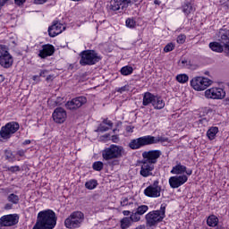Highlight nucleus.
Wrapping results in <instances>:
<instances>
[{
    "label": "nucleus",
    "instance_id": "2",
    "mask_svg": "<svg viewBox=\"0 0 229 229\" xmlns=\"http://www.w3.org/2000/svg\"><path fill=\"white\" fill-rule=\"evenodd\" d=\"M158 142H161V144H164V142H169V138L163 136L155 137L152 135H147L131 140L129 142V148L131 149H140V148L151 146L153 144H158Z\"/></svg>",
    "mask_w": 229,
    "mask_h": 229
},
{
    "label": "nucleus",
    "instance_id": "20",
    "mask_svg": "<svg viewBox=\"0 0 229 229\" xmlns=\"http://www.w3.org/2000/svg\"><path fill=\"white\" fill-rule=\"evenodd\" d=\"M55 55V47L50 44L43 45L42 49L39 50L38 56L40 58H47V56H53Z\"/></svg>",
    "mask_w": 229,
    "mask_h": 229
},
{
    "label": "nucleus",
    "instance_id": "34",
    "mask_svg": "<svg viewBox=\"0 0 229 229\" xmlns=\"http://www.w3.org/2000/svg\"><path fill=\"white\" fill-rule=\"evenodd\" d=\"M176 81H178V83H187L189 81V76L185 73L178 74L176 76Z\"/></svg>",
    "mask_w": 229,
    "mask_h": 229
},
{
    "label": "nucleus",
    "instance_id": "48",
    "mask_svg": "<svg viewBox=\"0 0 229 229\" xmlns=\"http://www.w3.org/2000/svg\"><path fill=\"white\" fill-rule=\"evenodd\" d=\"M199 124H204V126H207V124H208V119L207 118H202L200 120H199Z\"/></svg>",
    "mask_w": 229,
    "mask_h": 229
},
{
    "label": "nucleus",
    "instance_id": "56",
    "mask_svg": "<svg viewBox=\"0 0 229 229\" xmlns=\"http://www.w3.org/2000/svg\"><path fill=\"white\" fill-rule=\"evenodd\" d=\"M4 208L5 210H10V208H12V204H6Z\"/></svg>",
    "mask_w": 229,
    "mask_h": 229
},
{
    "label": "nucleus",
    "instance_id": "12",
    "mask_svg": "<svg viewBox=\"0 0 229 229\" xmlns=\"http://www.w3.org/2000/svg\"><path fill=\"white\" fill-rule=\"evenodd\" d=\"M208 99H225L226 92L221 88H211L205 91Z\"/></svg>",
    "mask_w": 229,
    "mask_h": 229
},
{
    "label": "nucleus",
    "instance_id": "37",
    "mask_svg": "<svg viewBox=\"0 0 229 229\" xmlns=\"http://www.w3.org/2000/svg\"><path fill=\"white\" fill-rule=\"evenodd\" d=\"M92 167L94 169V171H103V162L101 161H96L93 163Z\"/></svg>",
    "mask_w": 229,
    "mask_h": 229
},
{
    "label": "nucleus",
    "instance_id": "14",
    "mask_svg": "<svg viewBox=\"0 0 229 229\" xmlns=\"http://www.w3.org/2000/svg\"><path fill=\"white\" fill-rule=\"evenodd\" d=\"M140 174L143 178H148L149 176H154L153 171H155V165L151 163H148V161H144L143 159L140 162Z\"/></svg>",
    "mask_w": 229,
    "mask_h": 229
},
{
    "label": "nucleus",
    "instance_id": "13",
    "mask_svg": "<svg viewBox=\"0 0 229 229\" xmlns=\"http://www.w3.org/2000/svg\"><path fill=\"white\" fill-rule=\"evenodd\" d=\"M189 177L185 174L182 175H174L169 178L168 183L171 189H178L182 185L187 183Z\"/></svg>",
    "mask_w": 229,
    "mask_h": 229
},
{
    "label": "nucleus",
    "instance_id": "44",
    "mask_svg": "<svg viewBox=\"0 0 229 229\" xmlns=\"http://www.w3.org/2000/svg\"><path fill=\"white\" fill-rule=\"evenodd\" d=\"M108 130H110L108 127L103 125V124H100L98 129H97V131H108Z\"/></svg>",
    "mask_w": 229,
    "mask_h": 229
},
{
    "label": "nucleus",
    "instance_id": "19",
    "mask_svg": "<svg viewBox=\"0 0 229 229\" xmlns=\"http://www.w3.org/2000/svg\"><path fill=\"white\" fill-rule=\"evenodd\" d=\"M184 173L188 175L191 176L192 174V170L189 169L187 170V166L182 165L181 162L176 161V165L173 166L171 170L172 174H176V175H183Z\"/></svg>",
    "mask_w": 229,
    "mask_h": 229
},
{
    "label": "nucleus",
    "instance_id": "43",
    "mask_svg": "<svg viewBox=\"0 0 229 229\" xmlns=\"http://www.w3.org/2000/svg\"><path fill=\"white\" fill-rule=\"evenodd\" d=\"M7 170H9L11 173H17L21 171V167L19 165L9 166L7 167Z\"/></svg>",
    "mask_w": 229,
    "mask_h": 229
},
{
    "label": "nucleus",
    "instance_id": "4",
    "mask_svg": "<svg viewBox=\"0 0 229 229\" xmlns=\"http://www.w3.org/2000/svg\"><path fill=\"white\" fill-rule=\"evenodd\" d=\"M80 56L81 65H96L101 60V57L94 50H84L81 52Z\"/></svg>",
    "mask_w": 229,
    "mask_h": 229
},
{
    "label": "nucleus",
    "instance_id": "11",
    "mask_svg": "<svg viewBox=\"0 0 229 229\" xmlns=\"http://www.w3.org/2000/svg\"><path fill=\"white\" fill-rule=\"evenodd\" d=\"M162 157V151L160 150H148L142 153V160L155 165L158 159Z\"/></svg>",
    "mask_w": 229,
    "mask_h": 229
},
{
    "label": "nucleus",
    "instance_id": "49",
    "mask_svg": "<svg viewBox=\"0 0 229 229\" xmlns=\"http://www.w3.org/2000/svg\"><path fill=\"white\" fill-rule=\"evenodd\" d=\"M134 128L135 127H133L131 125H128L125 130H126L127 133H133Z\"/></svg>",
    "mask_w": 229,
    "mask_h": 229
},
{
    "label": "nucleus",
    "instance_id": "42",
    "mask_svg": "<svg viewBox=\"0 0 229 229\" xmlns=\"http://www.w3.org/2000/svg\"><path fill=\"white\" fill-rule=\"evenodd\" d=\"M187 37L184 34H181L177 37V44H185Z\"/></svg>",
    "mask_w": 229,
    "mask_h": 229
},
{
    "label": "nucleus",
    "instance_id": "46",
    "mask_svg": "<svg viewBox=\"0 0 229 229\" xmlns=\"http://www.w3.org/2000/svg\"><path fill=\"white\" fill-rule=\"evenodd\" d=\"M14 1V4H16V6H22V4H24V3H26V0H13Z\"/></svg>",
    "mask_w": 229,
    "mask_h": 229
},
{
    "label": "nucleus",
    "instance_id": "59",
    "mask_svg": "<svg viewBox=\"0 0 229 229\" xmlns=\"http://www.w3.org/2000/svg\"><path fill=\"white\" fill-rule=\"evenodd\" d=\"M182 64H187V60H182Z\"/></svg>",
    "mask_w": 229,
    "mask_h": 229
},
{
    "label": "nucleus",
    "instance_id": "50",
    "mask_svg": "<svg viewBox=\"0 0 229 229\" xmlns=\"http://www.w3.org/2000/svg\"><path fill=\"white\" fill-rule=\"evenodd\" d=\"M111 140H112L113 142H114L115 144H117V142H119V136H118V135H113V136L111 137Z\"/></svg>",
    "mask_w": 229,
    "mask_h": 229
},
{
    "label": "nucleus",
    "instance_id": "3",
    "mask_svg": "<svg viewBox=\"0 0 229 229\" xmlns=\"http://www.w3.org/2000/svg\"><path fill=\"white\" fill-rule=\"evenodd\" d=\"M165 204H161L160 209L150 211L146 215L145 219L148 226H155L164 221L165 217Z\"/></svg>",
    "mask_w": 229,
    "mask_h": 229
},
{
    "label": "nucleus",
    "instance_id": "58",
    "mask_svg": "<svg viewBox=\"0 0 229 229\" xmlns=\"http://www.w3.org/2000/svg\"><path fill=\"white\" fill-rule=\"evenodd\" d=\"M155 4H160V2L158 0L154 1Z\"/></svg>",
    "mask_w": 229,
    "mask_h": 229
},
{
    "label": "nucleus",
    "instance_id": "16",
    "mask_svg": "<svg viewBox=\"0 0 229 229\" xmlns=\"http://www.w3.org/2000/svg\"><path fill=\"white\" fill-rule=\"evenodd\" d=\"M19 223V215H4L0 218V226H15Z\"/></svg>",
    "mask_w": 229,
    "mask_h": 229
},
{
    "label": "nucleus",
    "instance_id": "33",
    "mask_svg": "<svg viewBox=\"0 0 229 229\" xmlns=\"http://www.w3.org/2000/svg\"><path fill=\"white\" fill-rule=\"evenodd\" d=\"M135 209H132V212L131 214V216H129V218H131V221L132 223H139V221H140V215L139 213H137V211H134Z\"/></svg>",
    "mask_w": 229,
    "mask_h": 229
},
{
    "label": "nucleus",
    "instance_id": "61",
    "mask_svg": "<svg viewBox=\"0 0 229 229\" xmlns=\"http://www.w3.org/2000/svg\"><path fill=\"white\" fill-rule=\"evenodd\" d=\"M72 1H81V0H72Z\"/></svg>",
    "mask_w": 229,
    "mask_h": 229
},
{
    "label": "nucleus",
    "instance_id": "8",
    "mask_svg": "<svg viewBox=\"0 0 229 229\" xmlns=\"http://www.w3.org/2000/svg\"><path fill=\"white\" fill-rule=\"evenodd\" d=\"M212 80L205 77H194L191 81V85L194 90L201 91L208 89L212 85Z\"/></svg>",
    "mask_w": 229,
    "mask_h": 229
},
{
    "label": "nucleus",
    "instance_id": "36",
    "mask_svg": "<svg viewBox=\"0 0 229 229\" xmlns=\"http://www.w3.org/2000/svg\"><path fill=\"white\" fill-rule=\"evenodd\" d=\"M125 25L127 26V28L133 29L135 28V26H137V21H135V19L133 18H128L125 21Z\"/></svg>",
    "mask_w": 229,
    "mask_h": 229
},
{
    "label": "nucleus",
    "instance_id": "57",
    "mask_svg": "<svg viewBox=\"0 0 229 229\" xmlns=\"http://www.w3.org/2000/svg\"><path fill=\"white\" fill-rule=\"evenodd\" d=\"M4 81V76L0 74V83H3Z\"/></svg>",
    "mask_w": 229,
    "mask_h": 229
},
{
    "label": "nucleus",
    "instance_id": "29",
    "mask_svg": "<svg viewBox=\"0 0 229 229\" xmlns=\"http://www.w3.org/2000/svg\"><path fill=\"white\" fill-rule=\"evenodd\" d=\"M120 72L123 76H130V74L133 73V67H131V66H123L120 70Z\"/></svg>",
    "mask_w": 229,
    "mask_h": 229
},
{
    "label": "nucleus",
    "instance_id": "55",
    "mask_svg": "<svg viewBox=\"0 0 229 229\" xmlns=\"http://www.w3.org/2000/svg\"><path fill=\"white\" fill-rule=\"evenodd\" d=\"M123 216H130V214H131V211H130V210H123Z\"/></svg>",
    "mask_w": 229,
    "mask_h": 229
},
{
    "label": "nucleus",
    "instance_id": "60",
    "mask_svg": "<svg viewBox=\"0 0 229 229\" xmlns=\"http://www.w3.org/2000/svg\"><path fill=\"white\" fill-rule=\"evenodd\" d=\"M33 79H34V80L37 79V76H34Z\"/></svg>",
    "mask_w": 229,
    "mask_h": 229
},
{
    "label": "nucleus",
    "instance_id": "32",
    "mask_svg": "<svg viewBox=\"0 0 229 229\" xmlns=\"http://www.w3.org/2000/svg\"><path fill=\"white\" fill-rule=\"evenodd\" d=\"M19 196L14 193H11L7 197V201H9V203H13V205H17V203H19Z\"/></svg>",
    "mask_w": 229,
    "mask_h": 229
},
{
    "label": "nucleus",
    "instance_id": "41",
    "mask_svg": "<svg viewBox=\"0 0 229 229\" xmlns=\"http://www.w3.org/2000/svg\"><path fill=\"white\" fill-rule=\"evenodd\" d=\"M8 52V47L6 45H0V56H3V55H7Z\"/></svg>",
    "mask_w": 229,
    "mask_h": 229
},
{
    "label": "nucleus",
    "instance_id": "21",
    "mask_svg": "<svg viewBox=\"0 0 229 229\" xmlns=\"http://www.w3.org/2000/svg\"><path fill=\"white\" fill-rule=\"evenodd\" d=\"M0 65L4 67V69H10V67L13 65V56L10 55V52L0 55Z\"/></svg>",
    "mask_w": 229,
    "mask_h": 229
},
{
    "label": "nucleus",
    "instance_id": "40",
    "mask_svg": "<svg viewBox=\"0 0 229 229\" xmlns=\"http://www.w3.org/2000/svg\"><path fill=\"white\" fill-rule=\"evenodd\" d=\"M173 49H174V44H173V43H168V44L164 47L165 53H171V51H173Z\"/></svg>",
    "mask_w": 229,
    "mask_h": 229
},
{
    "label": "nucleus",
    "instance_id": "7",
    "mask_svg": "<svg viewBox=\"0 0 229 229\" xmlns=\"http://www.w3.org/2000/svg\"><path fill=\"white\" fill-rule=\"evenodd\" d=\"M20 128L21 126L19 125V123L10 122L1 128L0 137L7 140L8 139H11L13 133H17Z\"/></svg>",
    "mask_w": 229,
    "mask_h": 229
},
{
    "label": "nucleus",
    "instance_id": "51",
    "mask_svg": "<svg viewBox=\"0 0 229 229\" xmlns=\"http://www.w3.org/2000/svg\"><path fill=\"white\" fill-rule=\"evenodd\" d=\"M47 3V0H34V4H44Z\"/></svg>",
    "mask_w": 229,
    "mask_h": 229
},
{
    "label": "nucleus",
    "instance_id": "1",
    "mask_svg": "<svg viewBox=\"0 0 229 229\" xmlns=\"http://www.w3.org/2000/svg\"><path fill=\"white\" fill-rule=\"evenodd\" d=\"M56 213L51 209L40 211L32 229H53L56 226Z\"/></svg>",
    "mask_w": 229,
    "mask_h": 229
},
{
    "label": "nucleus",
    "instance_id": "5",
    "mask_svg": "<svg viewBox=\"0 0 229 229\" xmlns=\"http://www.w3.org/2000/svg\"><path fill=\"white\" fill-rule=\"evenodd\" d=\"M83 219H85V215L82 212L74 211L64 220V226L70 229L80 228Z\"/></svg>",
    "mask_w": 229,
    "mask_h": 229
},
{
    "label": "nucleus",
    "instance_id": "54",
    "mask_svg": "<svg viewBox=\"0 0 229 229\" xmlns=\"http://www.w3.org/2000/svg\"><path fill=\"white\" fill-rule=\"evenodd\" d=\"M28 144H31V140H26L25 141L22 142L23 146H28Z\"/></svg>",
    "mask_w": 229,
    "mask_h": 229
},
{
    "label": "nucleus",
    "instance_id": "39",
    "mask_svg": "<svg viewBox=\"0 0 229 229\" xmlns=\"http://www.w3.org/2000/svg\"><path fill=\"white\" fill-rule=\"evenodd\" d=\"M128 90H130V86L129 85H125L123 86L121 88H116L115 91L119 92L120 94H123V92H128Z\"/></svg>",
    "mask_w": 229,
    "mask_h": 229
},
{
    "label": "nucleus",
    "instance_id": "27",
    "mask_svg": "<svg viewBox=\"0 0 229 229\" xmlns=\"http://www.w3.org/2000/svg\"><path fill=\"white\" fill-rule=\"evenodd\" d=\"M209 47L212 51H215L216 53H223V47H225V46L221 45L218 42H212L209 43Z\"/></svg>",
    "mask_w": 229,
    "mask_h": 229
},
{
    "label": "nucleus",
    "instance_id": "52",
    "mask_svg": "<svg viewBox=\"0 0 229 229\" xmlns=\"http://www.w3.org/2000/svg\"><path fill=\"white\" fill-rule=\"evenodd\" d=\"M26 154V150H18L17 155H19V157H24V155Z\"/></svg>",
    "mask_w": 229,
    "mask_h": 229
},
{
    "label": "nucleus",
    "instance_id": "28",
    "mask_svg": "<svg viewBox=\"0 0 229 229\" xmlns=\"http://www.w3.org/2000/svg\"><path fill=\"white\" fill-rule=\"evenodd\" d=\"M131 219L128 216H125L123 218L121 219L120 221V225L122 229H128L131 226Z\"/></svg>",
    "mask_w": 229,
    "mask_h": 229
},
{
    "label": "nucleus",
    "instance_id": "47",
    "mask_svg": "<svg viewBox=\"0 0 229 229\" xmlns=\"http://www.w3.org/2000/svg\"><path fill=\"white\" fill-rule=\"evenodd\" d=\"M49 74V71L47 70H41L39 76H41L42 78H46L47 75Z\"/></svg>",
    "mask_w": 229,
    "mask_h": 229
},
{
    "label": "nucleus",
    "instance_id": "30",
    "mask_svg": "<svg viewBox=\"0 0 229 229\" xmlns=\"http://www.w3.org/2000/svg\"><path fill=\"white\" fill-rule=\"evenodd\" d=\"M135 210H136V213L139 214L140 216H144V213L149 210V208L147 205L139 206L137 204Z\"/></svg>",
    "mask_w": 229,
    "mask_h": 229
},
{
    "label": "nucleus",
    "instance_id": "31",
    "mask_svg": "<svg viewBox=\"0 0 229 229\" xmlns=\"http://www.w3.org/2000/svg\"><path fill=\"white\" fill-rule=\"evenodd\" d=\"M85 187L86 189H89V191H93V189H96V187H98V181L94 179L89 180L86 182Z\"/></svg>",
    "mask_w": 229,
    "mask_h": 229
},
{
    "label": "nucleus",
    "instance_id": "23",
    "mask_svg": "<svg viewBox=\"0 0 229 229\" xmlns=\"http://www.w3.org/2000/svg\"><path fill=\"white\" fill-rule=\"evenodd\" d=\"M155 95L149 92L144 93L142 102L143 106H148V105H153V101H155Z\"/></svg>",
    "mask_w": 229,
    "mask_h": 229
},
{
    "label": "nucleus",
    "instance_id": "38",
    "mask_svg": "<svg viewBox=\"0 0 229 229\" xmlns=\"http://www.w3.org/2000/svg\"><path fill=\"white\" fill-rule=\"evenodd\" d=\"M4 155H5L6 160H8L9 162H13V158H15V157H13V152H12V150L10 149L4 150Z\"/></svg>",
    "mask_w": 229,
    "mask_h": 229
},
{
    "label": "nucleus",
    "instance_id": "9",
    "mask_svg": "<svg viewBox=\"0 0 229 229\" xmlns=\"http://www.w3.org/2000/svg\"><path fill=\"white\" fill-rule=\"evenodd\" d=\"M161 193L162 186L158 180L154 181L152 184L144 190V194L147 198H160Z\"/></svg>",
    "mask_w": 229,
    "mask_h": 229
},
{
    "label": "nucleus",
    "instance_id": "18",
    "mask_svg": "<svg viewBox=\"0 0 229 229\" xmlns=\"http://www.w3.org/2000/svg\"><path fill=\"white\" fill-rule=\"evenodd\" d=\"M63 31H65V26L60 23V21H54L53 24L48 28V35L52 38L60 35Z\"/></svg>",
    "mask_w": 229,
    "mask_h": 229
},
{
    "label": "nucleus",
    "instance_id": "53",
    "mask_svg": "<svg viewBox=\"0 0 229 229\" xmlns=\"http://www.w3.org/2000/svg\"><path fill=\"white\" fill-rule=\"evenodd\" d=\"M54 78H55V75H47V81H53Z\"/></svg>",
    "mask_w": 229,
    "mask_h": 229
},
{
    "label": "nucleus",
    "instance_id": "45",
    "mask_svg": "<svg viewBox=\"0 0 229 229\" xmlns=\"http://www.w3.org/2000/svg\"><path fill=\"white\" fill-rule=\"evenodd\" d=\"M103 124H106L110 128H112L114 126V123H112V121H110L108 119H104L103 120Z\"/></svg>",
    "mask_w": 229,
    "mask_h": 229
},
{
    "label": "nucleus",
    "instance_id": "15",
    "mask_svg": "<svg viewBox=\"0 0 229 229\" xmlns=\"http://www.w3.org/2000/svg\"><path fill=\"white\" fill-rule=\"evenodd\" d=\"M85 103H87V98L77 97L75 98H72L71 101H68L65 104V107L68 110H78V108H81V106L85 105Z\"/></svg>",
    "mask_w": 229,
    "mask_h": 229
},
{
    "label": "nucleus",
    "instance_id": "10",
    "mask_svg": "<svg viewBox=\"0 0 229 229\" xmlns=\"http://www.w3.org/2000/svg\"><path fill=\"white\" fill-rule=\"evenodd\" d=\"M139 0H111L109 10L112 12H118V10H126L128 6H131L133 3H137Z\"/></svg>",
    "mask_w": 229,
    "mask_h": 229
},
{
    "label": "nucleus",
    "instance_id": "26",
    "mask_svg": "<svg viewBox=\"0 0 229 229\" xmlns=\"http://www.w3.org/2000/svg\"><path fill=\"white\" fill-rule=\"evenodd\" d=\"M219 133V128L217 127H211L208 131H207V137L209 139V140H214L216 139V135Z\"/></svg>",
    "mask_w": 229,
    "mask_h": 229
},
{
    "label": "nucleus",
    "instance_id": "25",
    "mask_svg": "<svg viewBox=\"0 0 229 229\" xmlns=\"http://www.w3.org/2000/svg\"><path fill=\"white\" fill-rule=\"evenodd\" d=\"M219 223V218L217 216L211 215L207 219V225L208 226H211L212 228L217 226Z\"/></svg>",
    "mask_w": 229,
    "mask_h": 229
},
{
    "label": "nucleus",
    "instance_id": "22",
    "mask_svg": "<svg viewBox=\"0 0 229 229\" xmlns=\"http://www.w3.org/2000/svg\"><path fill=\"white\" fill-rule=\"evenodd\" d=\"M120 205L121 207H127L130 210H135L137 208V203L131 201L128 197H123Z\"/></svg>",
    "mask_w": 229,
    "mask_h": 229
},
{
    "label": "nucleus",
    "instance_id": "62",
    "mask_svg": "<svg viewBox=\"0 0 229 229\" xmlns=\"http://www.w3.org/2000/svg\"><path fill=\"white\" fill-rule=\"evenodd\" d=\"M113 131H114V133H115V130H114Z\"/></svg>",
    "mask_w": 229,
    "mask_h": 229
},
{
    "label": "nucleus",
    "instance_id": "63",
    "mask_svg": "<svg viewBox=\"0 0 229 229\" xmlns=\"http://www.w3.org/2000/svg\"><path fill=\"white\" fill-rule=\"evenodd\" d=\"M0 229H2V228L0 227Z\"/></svg>",
    "mask_w": 229,
    "mask_h": 229
},
{
    "label": "nucleus",
    "instance_id": "35",
    "mask_svg": "<svg viewBox=\"0 0 229 229\" xmlns=\"http://www.w3.org/2000/svg\"><path fill=\"white\" fill-rule=\"evenodd\" d=\"M182 12L185 15H189L191 12H194V8H192V4L188 3L183 5Z\"/></svg>",
    "mask_w": 229,
    "mask_h": 229
},
{
    "label": "nucleus",
    "instance_id": "24",
    "mask_svg": "<svg viewBox=\"0 0 229 229\" xmlns=\"http://www.w3.org/2000/svg\"><path fill=\"white\" fill-rule=\"evenodd\" d=\"M152 106H154V108L156 110H162V108H164V106H165V102H164L162 98L156 96L154 98V101L152 103Z\"/></svg>",
    "mask_w": 229,
    "mask_h": 229
},
{
    "label": "nucleus",
    "instance_id": "17",
    "mask_svg": "<svg viewBox=\"0 0 229 229\" xmlns=\"http://www.w3.org/2000/svg\"><path fill=\"white\" fill-rule=\"evenodd\" d=\"M52 117L57 124H64L67 119V111L63 107H56L53 112Z\"/></svg>",
    "mask_w": 229,
    "mask_h": 229
},
{
    "label": "nucleus",
    "instance_id": "6",
    "mask_svg": "<svg viewBox=\"0 0 229 229\" xmlns=\"http://www.w3.org/2000/svg\"><path fill=\"white\" fill-rule=\"evenodd\" d=\"M124 153V148L117 145H110L102 151L104 160H113V158H121Z\"/></svg>",
    "mask_w": 229,
    "mask_h": 229
}]
</instances>
